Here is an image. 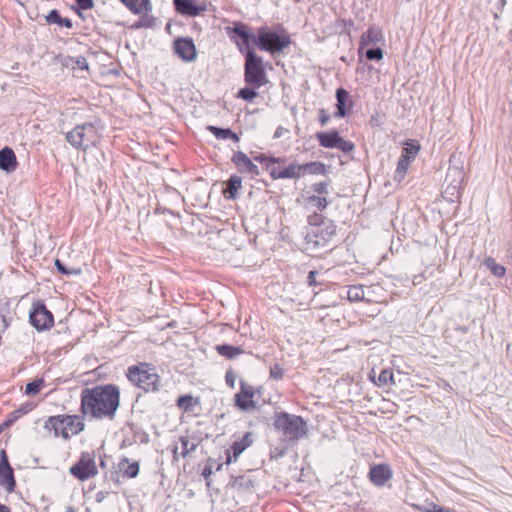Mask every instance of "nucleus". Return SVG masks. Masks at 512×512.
I'll use <instances>...</instances> for the list:
<instances>
[{
  "mask_svg": "<svg viewBox=\"0 0 512 512\" xmlns=\"http://www.w3.org/2000/svg\"><path fill=\"white\" fill-rule=\"evenodd\" d=\"M302 175L305 173L310 174H323L325 172V165L321 162H309L306 164H301Z\"/></svg>",
  "mask_w": 512,
  "mask_h": 512,
  "instance_id": "30",
  "label": "nucleus"
},
{
  "mask_svg": "<svg viewBox=\"0 0 512 512\" xmlns=\"http://www.w3.org/2000/svg\"><path fill=\"white\" fill-rule=\"evenodd\" d=\"M134 14H147L152 10L150 0H120Z\"/></svg>",
  "mask_w": 512,
  "mask_h": 512,
  "instance_id": "18",
  "label": "nucleus"
},
{
  "mask_svg": "<svg viewBox=\"0 0 512 512\" xmlns=\"http://www.w3.org/2000/svg\"><path fill=\"white\" fill-rule=\"evenodd\" d=\"M484 265L496 277H503L506 273V268L503 265L498 264L492 257L485 258Z\"/></svg>",
  "mask_w": 512,
  "mask_h": 512,
  "instance_id": "28",
  "label": "nucleus"
},
{
  "mask_svg": "<svg viewBox=\"0 0 512 512\" xmlns=\"http://www.w3.org/2000/svg\"><path fill=\"white\" fill-rule=\"evenodd\" d=\"M461 190V188L445 183V189L443 191V194L446 199L453 202L460 197Z\"/></svg>",
  "mask_w": 512,
  "mask_h": 512,
  "instance_id": "36",
  "label": "nucleus"
},
{
  "mask_svg": "<svg viewBox=\"0 0 512 512\" xmlns=\"http://www.w3.org/2000/svg\"><path fill=\"white\" fill-rule=\"evenodd\" d=\"M69 473L80 481H86L98 474L94 451L82 452L79 460L69 468Z\"/></svg>",
  "mask_w": 512,
  "mask_h": 512,
  "instance_id": "8",
  "label": "nucleus"
},
{
  "mask_svg": "<svg viewBox=\"0 0 512 512\" xmlns=\"http://www.w3.org/2000/svg\"><path fill=\"white\" fill-rule=\"evenodd\" d=\"M270 376L275 380H280L283 377V369L278 365L270 368Z\"/></svg>",
  "mask_w": 512,
  "mask_h": 512,
  "instance_id": "48",
  "label": "nucleus"
},
{
  "mask_svg": "<svg viewBox=\"0 0 512 512\" xmlns=\"http://www.w3.org/2000/svg\"><path fill=\"white\" fill-rule=\"evenodd\" d=\"M348 98H349V94L345 89H343V88L337 89V91H336L337 111L335 113V117L343 118L346 116Z\"/></svg>",
  "mask_w": 512,
  "mask_h": 512,
  "instance_id": "23",
  "label": "nucleus"
},
{
  "mask_svg": "<svg viewBox=\"0 0 512 512\" xmlns=\"http://www.w3.org/2000/svg\"><path fill=\"white\" fill-rule=\"evenodd\" d=\"M383 40L384 36L382 29L377 26H372L362 34L359 49L361 50L366 46L381 43Z\"/></svg>",
  "mask_w": 512,
  "mask_h": 512,
  "instance_id": "16",
  "label": "nucleus"
},
{
  "mask_svg": "<svg viewBox=\"0 0 512 512\" xmlns=\"http://www.w3.org/2000/svg\"><path fill=\"white\" fill-rule=\"evenodd\" d=\"M30 323L38 331L47 330L53 326V315L44 304H37L30 312Z\"/></svg>",
  "mask_w": 512,
  "mask_h": 512,
  "instance_id": "9",
  "label": "nucleus"
},
{
  "mask_svg": "<svg viewBox=\"0 0 512 512\" xmlns=\"http://www.w3.org/2000/svg\"><path fill=\"white\" fill-rule=\"evenodd\" d=\"M177 405L186 411L190 410L193 405L192 396L185 395V396L179 397L177 400Z\"/></svg>",
  "mask_w": 512,
  "mask_h": 512,
  "instance_id": "42",
  "label": "nucleus"
},
{
  "mask_svg": "<svg viewBox=\"0 0 512 512\" xmlns=\"http://www.w3.org/2000/svg\"><path fill=\"white\" fill-rule=\"evenodd\" d=\"M256 88L245 87L239 90L238 97L246 101H253L257 97Z\"/></svg>",
  "mask_w": 512,
  "mask_h": 512,
  "instance_id": "41",
  "label": "nucleus"
},
{
  "mask_svg": "<svg viewBox=\"0 0 512 512\" xmlns=\"http://www.w3.org/2000/svg\"><path fill=\"white\" fill-rule=\"evenodd\" d=\"M330 186L329 181H323L312 185V189L319 195L328 194V188Z\"/></svg>",
  "mask_w": 512,
  "mask_h": 512,
  "instance_id": "44",
  "label": "nucleus"
},
{
  "mask_svg": "<svg viewBox=\"0 0 512 512\" xmlns=\"http://www.w3.org/2000/svg\"><path fill=\"white\" fill-rule=\"evenodd\" d=\"M208 130H210L214 136L218 139H232L234 140L235 142H237L239 140L238 136L232 132V130L230 129H223V128H218V127H215V126H208Z\"/></svg>",
  "mask_w": 512,
  "mask_h": 512,
  "instance_id": "29",
  "label": "nucleus"
},
{
  "mask_svg": "<svg viewBox=\"0 0 512 512\" xmlns=\"http://www.w3.org/2000/svg\"><path fill=\"white\" fill-rule=\"evenodd\" d=\"M245 54V81L254 88H260L267 82L262 58L252 49H247Z\"/></svg>",
  "mask_w": 512,
  "mask_h": 512,
  "instance_id": "6",
  "label": "nucleus"
},
{
  "mask_svg": "<svg viewBox=\"0 0 512 512\" xmlns=\"http://www.w3.org/2000/svg\"><path fill=\"white\" fill-rule=\"evenodd\" d=\"M322 233L320 227H315L311 233L307 235L308 243H313L314 246H325L327 239L319 236Z\"/></svg>",
  "mask_w": 512,
  "mask_h": 512,
  "instance_id": "33",
  "label": "nucleus"
},
{
  "mask_svg": "<svg viewBox=\"0 0 512 512\" xmlns=\"http://www.w3.org/2000/svg\"><path fill=\"white\" fill-rule=\"evenodd\" d=\"M43 384H44L43 379L34 380L26 385L25 393L28 395H36L40 392Z\"/></svg>",
  "mask_w": 512,
  "mask_h": 512,
  "instance_id": "39",
  "label": "nucleus"
},
{
  "mask_svg": "<svg viewBox=\"0 0 512 512\" xmlns=\"http://www.w3.org/2000/svg\"><path fill=\"white\" fill-rule=\"evenodd\" d=\"M465 180V172L462 168L453 166L448 169L445 183L450 185H454L458 188H463V183Z\"/></svg>",
  "mask_w": 512,
  "mask_h": 512,
  "instance_id": "19",
  "label": "nucleus"
},
{
  "mask_svg": "<svg viewBox=\"0 0 512 512\" xmlns=\"http://www.w3.org/2000/svg\"><path fill=\"white\" fill-rule=\"evenodd\" d=\"M17 167V160L14 151L5 147L0 150V169L6 172H12Z\"/></svg>",
  "mask_w": 512,
  "mask_h": 512,
  "instance_id": "17",
  "label": "nucleus"
},
{
  "mask_svg": "<svg viewBox=\"0 0 512 512\" xmlns=\"http://www.w3.org/2000/svg\"><path fill=\"white\" fill-rule=\"evenodd\" d=\"M207 474H211V471H206V473H204V476H207Z\"/></svg>",
  "mask_w": 512,
  "mask_h": 512,
  "instance_id": "63",
  "label": "nucleus"
},
{
  "mask_svg": "<svg viewBox=\"0 0 512 512\" xmlns=\"http://www.w3.org/2000/svg\"><path fill=\"white\" fill-rule=\"evenodd\" d=\"M175 54L185 62H192L197 57V51L192 38L180 37L174 40Z\"/></svg>",
  "mask_w": 512,
  "mask_h": 512,
  "instance_id": "10",
  "label": "nucleus"
},
{
  "mask_svg": "<svg viewBox=\"0 0 512 512\" xmlns=\"http://www.w3.org/2000/svg\"><path fill=\"white\" fill-rule=\"evenodd\" d=\"M329 116L327 114H325V111L324 110H321L320 111V116H319V121L321 123V125H325L328 121H329Z\"/></svg>",
  "mask_w": 512,
  "mask_h": 512,
  "instance_id": "52",
  "label": "nucleus"
},
{
  "mask_svg": "<svg viewBox=\"0 0 512 512\" xmlns=\"http://www.w3.org/2000/svg\"><path fill=\"white\" fill-rule=\"evenodd\" d=\"M288 132H289V131H288V129H286V128H284V127L280 126V127H278V128H277V130L275 131V133H274V138H280V137H282L284 134H286V133H288Z\"/></svg>",
  "mask_w": 512,
  "mask_h": 512,
  "instance_id": "51",
  "label": "nucleus"
},
{
  "mask_svg": "<svg viewBox=\"0 0 512 512\" xmlns=\"http://www.w3.org/2000/svg\"><path fill=\"white\" fill-rule=\"evenodd\" d=\"M253 392L242 387L241 392L236 395V404L243 410H248L255 407V403L252 400Z\"/></svg>",
  "mask_w": 512,
  "mask_h": 512,
  "instance_id": "24",
  "label": "nucleus"
},
{
  "mask_svg": "<svg viewBox=\"0 0 512 512\" xmlns=\"http://www.w3.org/2000/svg\"><path fill=\"white\" fill-rule=\"evenodd\" d=\"M55 266L57 270L65 275H80L82 273V269L79 267H67L61 260H55Z\"/></svg>",
  "mask_w": 512,
  "mask_h": 512,
  "instance_id": "34",
  "label": "nucleus"
},
{
  "mask_svg": "<svg viewBox=\"0 0 512 512\" xmlns=\"http://www.w3.org/2000/svg\"><path fill=\"white\" fill-rule=\"evenodd\" d=\"M347 298L351 302L364 299V290L362 286H351L347 291Z\"/></svg>",
  "mask_w": 512,
  "mask_h": 512,
  "instance_id": "35",
  "label": "nucleus"
},
{
  "mask_svg": "<svg viewBox=\"0 0 512 512\" xmlns=\"http://www.w3.org/2000/svg\"><path fill=\"white\" fill-rule=\"evenodd\" d=\"M239 442L243 443V444H247V447H249L252 443L251 433H246Z\"/></svg>",
  "mask_w": 512,
  "mask_h": 512,
  "instance_id": "53",
  "label": "nucleus"
},
{
  "mask_svg": "<svg viewBox=\"0 0 512 512\" xmlns=\"http://www.w3.org/2000/svg\"><path fill=\"white\" fill-rule=\"evenodd\" d=\"M76 2L84 10L91 9L94 5L93 0H76Z\"/></svg>",
  "mask_w": 512,
  "mask_h": 512,
  "instance_id": "49",
  "label": "nucleus"
},
{
  "mask_svg": "<svg viewBox=\"0 0 512 512\" xmlns=\"http://www.w3.org/2000/svg\"><path fill=\"white\" fill-rule=\"evenodd\" d=\"M252 41L261 49L271 53L282 51L289 46L290 38L285 34L268 31L266 28H260L257 36L252 37Z\"/></svg>",
  "mask_w": 512,
  "mask_h": 512,
  "instance_id": "7",
  "label": "nucleus"
},
{
  "mask_svg": "<svg viewBox=\"0 0 512 512\" xmlns=\"http://www.w3.org/2000/svg\"><path fill=\"white\" fill-rule=\"evenodd\" d=\"M369 477L375 485L383 486L392 478V471L388 465L378 464L370 469Z\"/></svg>",
  "mask_w": 512,
  "mask_h": 512,
  "instance_id": "12",
  "label": "nucleus"
},
{
  "mask_svg": "<svg viewBox=\"0 0 512 512\" xmlns=\"http://www.w3.org/2000/svg\"><path fill=\"white\" fill-rule=\"evenodd\" d=\"M274 426L291 441L299 440L307 434V424L303 418L285 412L275 416Z\"/></svg>",
  "mask_w": 512,
  "mask_h": 512,
  "instance_id": "4",
  "label": "nucleus"
},
{
  "mask_svg": "<svg viewBox=\"0 0 512 512\" xmlns=\"http://www.w3.org/2000/svg\"><path fill=\"white\" fill-rule=\"evenodd\" d=\"M58 25L64 26L66 28H72V21L69 18H62L61 17V21H60V23Z\"/></svg>",
  "mask_w": 512,
  "mask_h": 512,
  "instance_id": "54",
  "label": "nucleus"
},
{
  "mask_svg": "<svg viewBox=\"0 0 512 512\" xmlns=\"http://www.w3.org/2000/svg\"><path fill=\"white\" fill-rule=\"evenodd\" d=\"M126 376L134 386L145 392H155L159 389L160 377L156 368L148 363H139L127 369Z\"/></svg>",
  "mask_w": 512,
  "mask_h": 512,
  "instance_id": "3",
  "label": "nucleus"
},
{
  "mask_svg": "<svg viewBox=\"0 0 512 512\" xmlns=\"http://www.w3.org/2000/svg\"><path fill=\"white\" fill-rule=\"evenodd\" d=\"M176 10L186 16L195 17L205 10L204 6L196 5L194 0H174Z\"/></svg>",
  "mask_w": 512,
  "mask_h": 512,
  "instance_id": "14",
  "label": "nucleus"
},
{
  "mask_svg": "<svg viewBox=\"0 0 512 512\" xmlns=\"http://www.w3.org/2000/svg\"><path fill=\"white\" fill-rule=\"evenodd\" d=\"M247 448V444L240 443L239 441H235L231 447L233 451L234 460H236L243 451Z\"/></svg>",
  "mask_w": 512,
  "mask_h": 512,
  "instance_id": "46",
  "label": "nucleus"
},
{
  "mask_svg": "<svg viewBox=\"0 0 512 512\" xmlns=\"http://www.w3.org/2000/svg\"><path fill=\"white\" fill-rule=\"evenodd\" d=\"M316 275H317V272L316 271H310L309 274H308V277H307V281H308V284L310 286L312 285H315L316 284Z\"/></svg>",
  "mask_w": 512,
  "mask_h": 512,
  "instance_id": "50",
  "label": "nucleus"
},
{
  "mask_svg": "<svg viewBox=\"0 0 512 512\" xmlns=\"http://www.w3.org/2000/svg\"><path fill=\"white\" fill-rule=\"evenodd\" d=\"M216 350L221 356H224L227 359L235 358L244 352L240 347H235L228 344L217 345Z\"/></svg>",
  "mask_w": 512,
  "mask_h": 512,
  "instance_id": "27",
  "label": "nucleus"
},
{
  "mask_svg": "<svg viewBox=\"0 0 512 512\" xmlns=\"http://www.w3.org/2000/svg\"><path fill=\"white\" fill-rule=\"evenodd\" d=\"M16 482L14 479L13 469L9 464L5 450L0 451V486L4 487L8 492H12Z\"/></svg>",
  "mask_w": 512,
  "mask_h": 512,
  "instance_id": "11",
  "label": "nucleus"
},
{
  "mask_svg": "<svg viewBox=\"0 0 512 512\" xmlns=\"http://www.w3.org/2000/svg\"><path fill=\"white\" fill-rule=\"evenodd\" d=\"M72 65L73 68L77 67L81 70H87L88 69V62L85 57L83 56H77V57H70L69 63L67 65Z\"/></svg>",
  "mask_w": 512,
  "mask_h": 512,
  "instance_id": "40",
  "label": "nucleus"
},
{
  "mask_svg": "<svg viewBox=\"0 0 512 512\" xmlns=\"http://www.w3.org/2000/svg\"><path fill=\"white\" fill-rule=\"evenodd\" d=\"M307 200H308V204L310 206L315 207L319 211L324 210L328 205V201L325 197L312 195V196H309Z\"/></svg>",
  "mask_w": 512,
  "mask_h": 512,
  "instance_id": "37",
  "label": "nucleus"
},
{
  "mask_svg": "<svg viewBox=\"0 0 512 512\" xmlns=\"http://www.w3.org/2000/svg\"><path fill=\"white\" fill-rule=\"evenodd\" d=\"M179 455L182 458L187 457L191 452L195 451L198 444L195 441L190 440L187 436H181L179 438Z\"/></svg>",
  "mask_w": 512,
  "mask_h": 512,
  "instance_id": "26",
  "label": "nucleus"
},
{
  "mask_svg": "<svg viewBox=\"0 0 512 512\" xmlns=\"http://www.w3.org/2000/svg\"><path fill=\"white\" fill-rule=\"evenodd\" d=\"M316 138L322 147L336 148L340 135L336 130H333L331 132H318Z\"/></svg>",
  "mask_w": 512,
  "mask_h": 512,
  "instance_id": "21",
  "label": "nucleus"
},
{
  "mask_svg": "<svg viewBox=\"0 0 512 512\" xmlns=\"http://www.w3.org/2000/svg\"><path fill=\"white\" fill-rule=\"evenodd\" d=\"M119 469L127 478H135L139 473V463L137 461L130 462L128 458H123L119 463Z\"/></svg>",
  "mask_w": 512,
  "mask_h": 512,
  "instance_id": "25",
  "label": "nucleus"
},
{
  "mask_svg": "<svg viewBox=\"0 0 512 512\" xmlns=\"http://www.w3.org/2000/svg\"><path fill=\"white\" fill-rule=\"evenodd\" d=\"M501 4H505L506 3V0H500Z\"/></svg>",
  "mask_w": 512,
  "mask_h": 512,
  "instance_id": "64",
  "label": "nucleus"
},
{
  "mask_svg": "<svg viewBox=\"0 0 512 512\" xmlns=\"http://www.w3.org/2000/svg\"><path fill=\"white\" fill-rule=\"evenodd\" d=\"M409 151V148H404L403 153L398 161L394 177L398 182L405 178L407 169L411 163L412 156L409 155Z\"/></svg>",
  "mask_w": 512,
  "mask_h": 512,
  "instance_id": "20",
  "label": "nucleus"
},
{
  "mask_svg": "<svg viewBox=\"0 0 512 512\" xmlns=\"http://www.w3.org/2000/svg\"><path fill=\"white\" fill-rule=\"evenodd\" d=\"M66 141L78 150L87 151L96 146L101 138V127L98 122H86L77 125L66 133Z\"/></svg>",
  "mask_w": 512,
  "mask_h": 512,
  "instance_id": "2",
  "label": "nucleus"
},
{
  "mask_svg": "<svg viewBox=\"0 0 512 512\" xmlns=\"http://www.w3.org/2000/svg\"><path fill=\"white\" fill-rule=\"evenodd\" d=\"M120 403V392L115 385L85 388L81 392V412L93 419H113Z\"/></svg>",
  "mask_w": 512,
  "mask_h": 512,
  "instance_id": "1",
  "label": "nucleus"
},
{
  "mask_svg": "<svg viewBox=\"0 0 512 512\" xmlns=\"http://www.w3.org/2000/svg\"><path fill=\"white\" fill-rule=\"evenodd\" d=\"M428 512H450V510L437 505H433L432 509L428 510Z\"/></svg>",
  "mask_w": 512,
  "mask_h": 512,
  "instance_id": "55",
  "label": "nucleus"
},
{
  "mask_svg": "<svg viewBox=\"0 0 512 512\" xmlns=\"http://www.w3.org/2000/svg\"><path fill=\"white\" fill-rule=\"evenodd\" d=\"M207 474H211V471H206V473H204V476H207Z\"/></svg>",
  "mask_w": 512,
  "mask_h": 512,
  "instance_id": "62",
  "label": "nucleus"
},
{
  "mask_svg": "<svg viewBox=\"0 0 512 512\" xmlns=\"http://www.w3.org/2000/svg\"><path fill=\"white\" fill-rule=\"evenodd\" d=\"M242 186V180L239 176L232 175L228 181V198L235 199L237 197L238 190Z\"/></svg>",
  "mask_w": 512,
  "mask_h": 512,
  "instance_id": "31",
  "label": "nucleus"
},
{
  "mask_svg": "<svg viewBox=\"0 0 512 512\" xmlns=\"http://www.w3.org/2000/svg\"><path fill=\"white\" fill-rule=\"evenodd\" d=\"M46 21L49 24H59L61 21V16L57 10H51L49 14L46 16Z\"/></svg>",
  "mask_w": 512,
  "mask_h": 512,
  "instance_id": "47",
  "label": "nucleus"
},
{
  "mask_svg": "<svg viewBox=\"0 0 512 512\" xmlns=\"http://www.w3.org/2000/svg\"><path fill=\"white\" fill-rule=\"evenodd\" d=\"M366 57L369 60L379 61L383 58V51L381 48H370L366 51Z\"/></svg>",
  "mask_w": 512,
  "mask_h": 512,
  "instance_id": "43",
  "label": "nucleus"
},
{
  "mask_svg": "<svg viewBox=\"0 0 512 512\" xmlns=\"http://www.w3.org/2000/svg\"><path fill=\"white\" fill-rule=\"evenodd\" d=\"M327 229L329 230V231H327L328 235H334L335 234V228L334 227H328Z\"/></svg>",
  "mask_w": 512,
  "mask_h": 512,
  "instance_id": "57",
  "label": "nucleus"
},
{
  "mask_svg": "<svg viewBox=\"0 0 512 512\" xmlns=\"http://www.w3.org/2000/svg\"><path fill=\"white\" fill-rule=\"evenodd\" d=\"M172 452H173V458H174V460H178V459H179V457H181V456L179 455L180 450H179V447H178L177 445H175V446L172 448Z\"/></svg>",
  "mask_w": 512,
  "mask_h": 512,
  "instance_id": "56",
  "label": "nucleus"
},
{
  "mask_svg": "<svg viewBox=\"0 0 512 512\" xmlns=\"http://www.w3.org/2000/svg\"><path fill=\"white\" fill-rule=\"evenodd\" d=\"M394 375L393 372L389 369L382 370L379 377H378V385H388V384H394Z\"/></svg>",
  "mask_w": 512,
  "mask_h": 512,
  "instance_id": "38",
  "label": "nucleus"
},
{
  "mask_svg": "<svg viewBox=\"0 0 512 512\" xmlns=\"http://www.w3.org/2000/svg\"><path fill=\"white\" fill-rule=\"evenodd\" d=\"M302 176L301 164L292 163L283 169H272L273 179H297Z\"/></svg>",
  "mask_w": 512,
  "mask_h": 512,
  "instance_id": "15",
  "label": "nucleus"
},
{
  "mask_svg": "<svg viewBox=\"0 0 512 512\" xmlns=\"http://www.w3.org/2000/svg\"><path fill=\"white\" fill-rule=\"evenodd\" d=\"M0 512H10V510L6 506L0 504Z\"/></svg>",
  "mask_w": 512,
  "mask_h": 512,
  "instance_id": "60",
  "label": "nucleus"
},
{
  "mask_svg": "<svg viewBox=\"0 0 512 512\" xmlns=\"http://www.w3.org/2000/svg\"><path fill=\"white\" fill-rule=\"evenodd\" d=\"M232 31L234 34L239 36V38L241 39V43L236 42L237 45L239 46L240 51L243 52V48H242L243 46L246 47V50L250 49L249 42L251 40V36L248 33L247 26L243 23H236L234 25V27L232 28Z\"/></svg>",
  "mask_w": 512,
  "mask_h": 512,
  "instance_id": "22",
  "label": "nucleus"
},
{
  "mask_svg": "<svg viewBox=\"0 0 512 512\" xmlns=\"http://www.w3.org/2000/svg\"><path fill=\"white\" fill-rule=\"evenodd\" d=\"M354 144L351 141L345 140L340 137L336 148L341 150L342 152H350L354 149Z\"/></svg>",
  "mask_w": 512,
  "mask_h": 512,
  "instance_id": "45",
  "label": "nucleus"
},
{
  "mask_svg": "<svg viewBox=\"0 0 512 512\" xmlns=\"http://www.w3.org/2000/svg\"><path fill=\"white\" fill-rule=\"evenodd\" d=\"M226 381H227V383H230V384H231V386H233L234 381H233V379H232V378H230V376H229V374H228V373L226 374Z\"/></svg>",
  "mask_w": 512,
  "mask_h": 512,
  "instance_id": "58",
  "label": "nucleus"
},
{
  "mask_svg": "<svg viewBox=\"0 0 512 512\" xmlns=\"http://www.w3.org/2000/svg\"><path fill=\"white\" fill-rule=\"evenodd\" d=\"M207 474H211V471H206V473H204V476H207Z\"/></svg>",
  "mask_w": 512,
  "mask_h": 512,
  "instance_id": "61",
  "label": "nucleus"
},
{
  "mask_svg": "<svg viewBox=\"0 0 512 512\" xmlns=\"http://www.w3.org/2000/svg\"><path fill=\"white\" fill-rule=\"evenodd\" d=\"M45 427L53 429L56 436L61 434L67 439L71 435L81 432L84 429V424L79 416H53L46 421Z\"/></svg>",
  "mask_w": 512,
  "mask_h": 512,
  "instance_id": "5",
  "label": "nucleus"
},
{
  "mask_svg": "<svg viewBox=\"0 0 512 512\" xmlns=\"http://www.w3.org/2000/svg\"><path fill=\"white\" fill-rule=\"evenodd\" d=\"M232 161L239 168L240 172H247L251 175H259V168L243 152H237L233 155Z\"/></svg>",
  "mask_w": 512,
  "mask_h": 512,
  "instance_id": "13",
  "label": "nucleus"
},
{
  "mask_svg": "<svg viewBox=\"0 0 512 512\" xmlns=\"http://www.w3.org/2000/svg\"><path fill=\"white\" fill-rule=\"evenodd\" d=\"M33 409V404L31 403H26L24 405H22L21 407H19L17 410L13 411L10 415H9V418L8 420L5 422V425H9L11 423H13L14 421H16L19 417H21L22 415L28 413L29 411H31Z\"/></svg>",
  "mask_w": 512,
  "mask_h": 512,
  "instance_id": "32",
  "label": "nucleus"
},
{
  "mask_svg": "<svg viewBox=\"0 0 512 512\" xmlns=\"http://www.w3.org/2000/svg\"><path fill=\"white\" fill-rule=\"evenodd\" d=\"M226 381H227V383H230V384H231V386H233L234 381H233V379H232V378H230V376H229V374H228V373L226 374Z\"/></svg>",
  "mask_w": 512,
  "mask_h": 512,
  "instance_id": "59",
  "label": "nucleus"
}]
</instances>
